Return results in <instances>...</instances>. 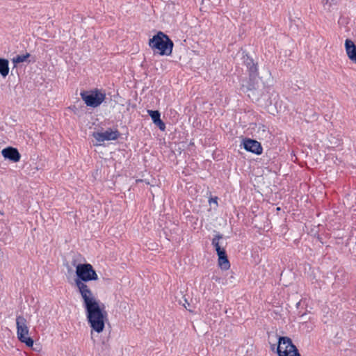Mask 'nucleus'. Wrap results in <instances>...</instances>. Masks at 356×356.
Segmentation results:
<instances>
[{"label":"nucleus","instance_id":"nucleus-17","mask_svg":"<svg viewBox=\"0 0 356 356\" xmlns=\"http://www.w3.org/2000/svg\"><path fill=\"white\" fill-rule=\"evenodd\" d=\"M217 200H218V197H211V198L209 200V204H211L212 202H213V203H215V204H218V202H217Z\"/></svg>","mask_w":356,"mask_h":356},{"label":"nucleus","instance_id":"nucleus-9","mask_svg":"<svg viewBox=\"0 0 356 356\" xmlns=\"http://www.w3.org/2000/svg\"><path fill=\"white\" fill-rule=\"evenodd\" d=\"M2 156L13 162H17L20 160L21 155L18 150L13 147H8L1 151Z\"/></svg>","mask_w":356,"mask_h":356},{"label":"nucleus","instance_id":"nucleus-8","mask_svg":"<svg viewBox=\"0 0 356 356\" xmlns=\"http://www.w3.org/2000/svg\"><path fill=\"white\" fill-rule=\"evenodd\" d=\"M243 147L248 152H250L257 155L262 153L263 149L261 143L258 141L250 138H245L243 141Z\"/></svg>","mask_w":356,"mask_h":356},{"label":"nucleus","instance_id":"nucleus-19","mask_svg":"<svg viewBox=\"0 0 356 356\" xmlns=\"http://www.w3.org/2000/svg\"><path fill=\"white\" fill-rule=\"evenodd\" d=\"M72 264H73L74 266H75V261H74L72 262Z\"/></svg>","mask_w":356,"mask_h":356},{"label":"nucleus","instance_id":"nucleus-4","mask_svg":"<svg viewBox=\"0 0 356 356\" xmlns=\"http://www.w3.org/2000/svg\"><path fill=\"white\" fill-rule=\"evenodd\" d=\"M81 99L88 106L96 108L99 106L105 99L106 94L98 89L81 92Z\"/></svg>","mask_w":356,"mask_h":356},{"label":"nucleus","instance_id":"nucleus-12","mask_svg":"<svg viewBox=\"0 0 356 356\" xmlns=\"http://www.w3.org/2000/svg\"><path fill=\"white\" fill-rule=\"evenodd\" d=\"M148 114L151 117L153 122L159 127L161 131H164L165 129V123L161 120V114L159 111L148 110Z\"/></svg>","mask_w":356,"mask_h":356},{"label":"nucleus","instance_id":"nucleus-3","mask_svg":"<svg viewBox=\"0 0 356 356\" xmlns=\"http://www.w3.org/2000/svg\"><path fill=\"white\" fill-rule=\"evenodd\" d=\"M16 327L17 336L19 341L25 343L28 347H32L34 341L31 337H29V329L27 326L26 319L24 316H17Z\"/></svg>","mask_w":356,"mask_h":356},{"label":"nucleus","instance_id":"nucleus-14","mask_svg":"<svg viewBox=\"0 0 356 356\" xmlns=\"http://www.w3.org/2000/svg\"><path fill=\"white\" fill-rule=\"evenodd\" d=\"M9 73V61L6 58H0V74L3 77L8 76Z\"/></svg>","mask_w":356,"mask_h":356},{"label":"nucleus","instance_id":"nucleus-15","mask_svg":"<svg viewBox=\"0 0 356 356\" xmlns=\"http://www.w3.org/2000/svg\"><path fill=\"white\" fill-rule=\"evenodd\" d=\"M222 238V235L220 234H216L214 238L212 239V245L215 248V250L217 254L220 253V252L225 251L224 248H222L220 245L219 241Z\"/></svg>","mask_w":356,"mask_h":356},{"label":"nucleus","instance_id":"nucleus-13","mask_svg":"<svg viewBox=\"0 0 356 356\" xmlns=\"http://www.w3.org/2000/svg\"><path fill=\"white\" fill-rule=\"evenodd\" d=\"M218 256V264L219 266L223 270H227L230 267L229 261L227 259V256L225 250L223 252H220V253L217 254Z\"/></svg>","mask_w":356,"mask_h":356},{"label":"nucleus","instance_id":"nucleus-6","mask_svg":"<svg viewBox=\"0 0 356 356\" xmlns=\"http://www.w3.org/2000/svg\"><path fill=\"white\" fill-rule=\"evenodd\" d=\"M241 90L243 92L248 94L249 98H250L252 101H259L261 96V92L259 91L256 86L255 80L248 82L247 85H242Z\"/></svg>","mask_w":356,"mask_h":356},{"label":"nucleus","instance_id":"nucleus-5","mask_svg":"<svg viewBox=\"0 0 356 356\" xmlns=\"http://www.w3.org/2000/svg\"><path fill=\"white\" fill-rule=\"evenodd\" d=\"M277 351L279 356H301L291 339L287 337H279Z\"/></svg>","mask_w":356,"mask_h":356},{"label":"nucleus","instance_id":"nucleus-11","mask_svg":"<svg viewBox=\"0 0 356 356\" xmlns=\"http://www.w3.org/2000/svg\"><path fill=\"white\" fill-rule=\"evenodd\" d=\"M345 48L348 58L356 63V46L354 42L351 40L346 39Z\"/></svg>","mask_w":356,"mask_h":356},{"label":"nucleus","instance_id":"nucleus-7","mask_svg":"<svg viewBox=\"0 0 356 356\" xmlns=\"http://www.w3.org/2000/svg\"><path fill=\"white\" fill-rule=\"evenodd\" d=\"M119 131L118 130H112L108 129L104 132H93L92 136L99 143L104 142L105 140H114L118 138Z\"/></svg>","mask_w":356,"mask_h":356},{"label":"nucleus","instance_id":"nucleus-2","mask_svg":"<svg viewBox=\"0 0 356 356\" xmlns=\"http://www.w3.org/2000/svg\"><path fill=\"white\" fill-rule=\"evenodd\" d=\"M149 45L152 49H157L160 55L170 56L173 48L172 41L161 31L149 40Z\"/></svg>","mask_w":356,"mask_h":356},{"label":"nucleus","instance_id":"nucleus-10","mask_svg":"<svg viewBox=\"0 0 356 356\" xmlns=\"http://www.w3.org/2000/svg\"><path fill=\"white\" fill-rule=\"evenodd\" d=\"M244 63L249 70L250 81H252L256 80L258 75V69L257 65L254 63V60L252 58L247 57L244 60Z\"/></svg>","mask_w":356,"mask_h":356},{"label":"nucleus","instance_id":"nucleus-18","mask_svg":"<svg viewBox=\"0 0 356 356\" xmlns=\"http://www.w3.org/2000/svg\"><path fill=\"white\" fill-rule=\"evenodd\" d=\"M3 257V252L0 250V259Z\"/></svg>","mask_w":356,"mask_h":356},{"label":"nucleus","instance_id":"nucleus-16","mask_svg":"<svg viewBox=\"0 0 356 356\" xmlns=\"http://www.w3.org/2000/svg\"><path fill=\"white\" fill-rule=\"evenodd\" d=\"M29 56L30 54L29 53H26L24 55H17L15 57H14L12 60L15 65H17L18 63L25 62Z\"/></svg>","mask_w":356,"mask_h":356},{"label":"nucleus","instance_id":"nucleus-1","mask_svg":"<svg viewBox=\"0 0 356 356\" xmlns=\"http://www.w3.org/2000/svg\"><path fill=\"white\" fill-rule=\"evenodd\" d=\"M76 275L75 285L83 299L88 321L93 330L100 333L104 329L107 313L104 310V305H100L87 284L90 281L97 280L98 275L90 264L76 265Z\"/></svg>","mask_w":356,"mask_h":356}]
</instances>
